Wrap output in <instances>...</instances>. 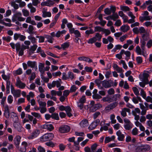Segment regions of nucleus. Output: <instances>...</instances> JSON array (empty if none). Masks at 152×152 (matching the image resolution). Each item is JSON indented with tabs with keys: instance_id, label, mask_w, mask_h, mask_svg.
I'll list each match as a JSON object with an SVG mask.
<instances>
[{
	"instance_id": "nucleus-4",
	"label": "nucleus",
	"mask_w": 152,
	"mask_h": 152,
	"mask_svg": "<svg viewBox=\"0 0 152 152\" xmlns=\"http://www.w3.org/2000/svg\"><path fill=\"white\" fill-rule=\"evenodd\" d=\"M40 134V131L39 129H35L31 133V134L28 137L29 139H32L38 136Z\"/></svg>"
},
{
	"instance_id": "nucleus-22",
	"label": "nucleus",
	"mask_w": 152,
	"mask_h": 152,
	"mask_svg": "<svg viewBox=\"0 0 152 152\" xmlns=\"http://www.w3.org/2000/svg\"><path fill=\"white\" fill-rule=\"evenodd\" d=\"M51 116V118L53 119L57 120H59V118L58 116V115L57 113H53L52 114Z\"/></svg>"
},
{
	"instance_id": "nucleus-41",
	"label": "nucleus",
	"mask_w": 152,
	"mask_h": 152,
	"mask_svg": "<svg viewBox=\"0 0 152 152\" xmlns=\"http://www.w3.org/2000/svg\"><path fill=\"white\" fill-rule=\"evenodd\" d=\"M44 68V64L42 63H39V71H41L43 70Z\"/></svg>"
},
{
	"instance_id": "nucleus-14",
	"label": "nucleus",
	"mask_w": 152,
	"mask_h": 152,
	"mask_svg": "<svg viewBox=\"0 0 152 152\" xmlns=\"http://www.w3.org/2000/svg\"><path fill=\"white\" fill-rule=\"evenodd\" d=\"M130 28V27L128 25H122L120 28L121 30L123 32H127Z\"/></svg>"
},
{
	"instance_id": "nucleus-34",
	"label": "nucleus",
	"mask_w": 152,
	"mask_h": 152,
	"mask_svg": "<svg viewBox=\"0 0 152 152\" xmlns=\"http://www.w3.org/2000/svg\"><path fill=\"white\" fill-rule=\"evenodd\" d=\"M136 61L138 64H141L142 62V58L141 56H137L136 58Z\"/></svg>"
},
{
	"instance_id": "nucleus-31",
	"label": "nucleus",
	"mask_w": 152,
	"mask_h": 152,
	"mask_svg": "<svg viewBox=\"0 0 152 152\" xmlns=\"http://www.w3.org/2000/svg\"><path fill=\"white\" fill-rule=\"evenodd\" d=\"M2 39L4 41H6L7 42H9L12 39L11 37L10 36H7V37H3Z\"/></svg>"
},
{
	"instance_id": "nucleus-60",
	"label": "nucleus",
	"mask_w": 152,
	"mask_h": 152,
	"mask_svg": "<svg viewBox=\"0 0 152 152\" xmlns=\"http://www.w3.org/2000/svg\"><path fill=\"white\" fill-rule=\"evenodd\" d=\"M37 47V45L36 44L34 45L33 46H31L30 50L32 51H35Z\"/></svg>"
},
{
	"instance_id": "nucleus-62",
	"label": "nucleus",
	"mask_w": 152,
	"mask_h": 152,
	"mask_svg": "<svg viewBox=\"0 0 152 152\" xmlns=\"http://www.w3.org/2000/svg\"><path fill=\"white\" fill-rule=\"evenodd\" d=\"M104 12L105 14L107 15H110L111 13L110 10L108 8H107L104 9Z\"/></svg>"
},
{
	"instance_id": "nucleus-51",
	"label": "nucleus",
	"mask_w": 152,
	"mask_h": 152,
	"mask_svg": "<svg viewBox=\"0 0 152 152\" xmlns=\"http://www.w3.org/2000/svg\"><path fill=\"white\" fill-rule=\"evenodd\" d=\"M70 92L69 90H66L64 91L63 93V96L65 97H67L69 95Z\"/></svg>"
},
{
	"instance_id": "nucleus-25",
	"label": "nucleus",
	"mask_w": 152,
	"mask_h": 152,
	"mask_svg": "<svg viewBox=\"0 0 152 152\" xmlns=\"http://www.w3.org/2000/svg\"><path fill=\"white\" fill-rule=\"evenodd\" d=\"M104 28H103L99 26H96L94 27V32H99L103 31Z\"/></svg>"
},
{
	"instance_id": "nucleus-52",
	"label": "nucleus",
	"mask_w": 152,
	"mask_h": 152,
	"mask_svg": "<svg viewBox=\"0 0 152 152\" xmlns=\"http://www.w3.org/2000/svg\"><path fill=\"white\" fill-rule=\"evenodd\" d=\"M68 77L71 80L73 79L74 78V74L71 72H68Z\"/></svg>"
},
{
	"instance_id": "nucleus-18",
	"label": "nucleus",
	"mask_w": 152,
	"mask_h": 152,
	"mask_svg": "<svg viewBox=\"0 0 152 152\" xmlns=\"http://www.w3.org/2000/svg\"><path fill=\"white\" fill-rule=\"evenodd\" d=\"M20 92L21 90H20L18 89L16 90L12 94L14 97H19L20 96Z\"/></svg>"
},
{
	"instance_id": "nucleus-24",
	"label": "nucleus",
	"mask_w": 152,
	"mask_h": 152,
	"mask_svg": "<svg viewBox=\"0 0 152 152\" xmlns=\"http://www.w3.org/2000/svg\"><path fill=\"white\" fill-rule=\"evenodd\" d=\"M132 123L124 124V127L125 129L128 130H130L132 127Z\"/></svg>"
},
{
	"instance_id": "nucleus-58",
	"label": "nucleus",
	"mask_w": 152,
	"mask_h": 152,
	"mask_svg": "<svg viewBox=\"0 0 152 152\" xmlns=\"http://www.w3.org/2000/svg\"><path fill=\"white\" fill-rule=\"evenodd\" d=\"M104 33H105V36H107L109 34H110L111 33V32L110 30L108 29H106L105 28L104 29V31H103Z\"/></svg>"
},
{
	"instance_id": "nucleus-30",
	"label": "nucleus",
	"mask_w": 152,
	"mask_h": 152,
	"mask_svg": "<svg viewBox=\"0 0 152 152\" xmlns=\"http://www.w3.org/2000/svg\"><path fill=\"white\" fill-rule=\"evenodd\" d=\"M37 101L40 106L41 107H45L46 105V104L45 102L40 101L39 99Z\"/></svg>"
},
{
	"instance_id": "nucleus-57",
	"label": "nucleus",
	"mask_w": 152,
	"mask_h": 152,
	"mask_svg": "<svg viewBox=\"0 0 152 152\" xmlns=\"http://www.w3.org/2000/svg\"><path fill=\"white\" fill-rule=\"evenodd\" d=\"M125 137L124 135L123 134L118 136V140L119 141H123Z\"/></svg>"
},
{
	"instance_id": "nucleus-21",
	"label": "nucleus",
	"mask_w": 152,
	"mask_h": 152,
	"mask_svg": "<svg viewBox=\"0 0 152 152\" xmlns=\"http://www.w3.org/2000/svg\"><path fill=\"white\" fill-rule=\"evenodd\" d=\"M97 126L95 123L93 121L88 127V129L89 130H92L94 129Z\"/></svg>"
},
{
	"instance_id": "nucleus-12",
	"label": "nucleus",
	"mask_w": 152,
	"mask_h": 152,
	"mask_svg": "<svg viewBox=\"0 0 152 152\" xmlns=\"http://www.w3.org/2000/svg\"><path fill=\"white\" fill-rule=\"evenodd\" d=\"M80 125L81 127L84 128L88 125V121L86 119H84L80 122Z\"/></svg>"
},
{
	"instance_id": "nucleus-9",
	"label": "nucleus",
	"mask_w": 152,
	"mask_h": 152,
	"mask_svg": "<svg viewBox=\"0 0 152 152\" xmlns=\"http://www.w3.org/2000/svg\"><path fill=\"white\" fill-rule=\"evenodd\" d=\"M22 15L21 13L20 12H18L14 14L12 18V21L13 22L17 21V19H18V18Z\"/></svg>"
},
{
	"instance_id": "nucleus-1",
	"label": "nucleus",
	"mask_w": 152,
	"mask_h": 152,
	"mask_svg": "<svg viewBox=\"0 0 152 152\" xmlns=\"http://www.w3.org/2000/svg\"><path fill=\"white\" fill-rule=\"evenodd\" d=\"M151 147L149 145L142 144L138 145L135 150L137 152H145L149 151Z\"/></svg>"
},
{
	"instance_id": "nucleus-6",
	"label": "nucleus",
	"mask_w": 152,
	"mask_h": 152,
	"mask_svg": "<svg viewBox=\"0 0 152 152\" xmlns=\"http://www.w3.org/2000/svg\"><path fill=\"white\" fill-rule=\"evenodd\" d=\"M102 107V104L98 103L95 104L94 105L91 106L90 107V110L91 111L95 112L96 110L101 108Z\"/></svg>"
},
{
	"instance_id": "nucleus-43",
	"label": "nucleus",
	"mask_w": 152,
	"mask_h": 152,
	"mask_svg": "<svg viewBox=\"0 0 152 152\" xmlns=\"http://www.w3.org/2000/svg\"><path fill=\"white\" fill-rule=\"evenodd\" d=\"M86 99L85 96H83L80 99L79 102L80 103L84 104L86 102Z\"/></svg>"
},
{
	"instance_id": "nucleus-59",
	"label": "nucleus",
	"mask_w": 152,
	"mask_h": 152,
	"mask_svg": "<svg viewBox=\"0 0 152 152\" xmlns=\"http://www.w3.org/2000/svg\"><path fill=\"white\" fill-rule=\"evenodd\" d=\"M138 130L136 127H135L133 129L132 131V133L133 135H136L137 134Z\"/></svg>"
},
{
	"instance_id": "nucleus-46",
	"label": "nucleus",
	"mask_w": 152,
	"mask_h": 152,
	"mask_svg": "<svg viewBox=\"0 0 152 152\" xmlns=\"http://www.w3.org/2000/svg\"><path fill=\"white\" fill-rule=\"evenodd\" d=\"M94 37H96V38H98L97 40H98V41H100L102 37V36L99 33H96Z\"/></svg>"
},
{
	"instance_id": "nucleus-29",
	"label": "nucleus",
	"mask_w": 152,
	"mask_h": 152,
	"mask_svg": "<svg viewBox=\"0 0 152 152\" xmlns=\"http://www.w3.org/2000/svg\"><path fill=\"white\" fill-rule=\"evenodd\" d=\"M120 9L124 11H129L130 10L128 6L121 5Z\"/></svg>"
},
{
	"instance_id": "nucleus-38",
	"label": "nucleus",
	"mask_w": 152,
	"mask_h": 152,
	"mask_svg": "<svg viewBox=\"0 0 152 152\" xmlns=\"http://www.w3.org/2000/svg\"><path fill=\"white\" fill-rule=\"evenodd\" d=\"M34 29V26L31 25H30L28 28L29 31L28 32L29 34H33L34 32H33Z\"/></svg>"
},
{
	"instance_id": "nucleus-40",
	"label": "nucleus",
	"mask_w": 152,
	"mask_h": 152,
	"mask_svg": "<svg viewBox=\"0 0 152 152\" xmlns=\"http://www.w3.org/2000/svg\"><path fill=\"white\" fill-rule=\"evenodd\" d=\"M16 50L17 52L19 51L20 49V42H18L15 44Z\"/></svg>"
},
{
	"instance_id": "nucleus-7",
	"label": "nucleus",
	"mask_w": 152,
	"mask_h": 152,
	"mask_svg": "<svg viewBox=\"0 0 152 152\" xmlns=\"http://www.w3.org/2000/svg\"><path fill=\"white\" fill-rule=\"evenodd\" d=\"M4 116L6 118H8L10 116V109L8 105H6L4 107Z\"/></svg>"
},
{
	"instance_id": "nucleus-32",
	"label": "nucleus",
	"mask_w": 152,
	"mask_h": 152,
	"mask_svg": "<svg viewBox=\"0 0 152 152\" xmlns=\"http://www.w3.org/2000/svg\"><path fill=\"white\" fill-rule=\"evenodd\" d=\"M120 95L119 94H115L113 95V96H111V98L112 99V101H114L115 102H117L116 101L117 100V98H120Z\"/></svg>"
},
{
	"instance_id": "nucleus-50",
	"label": "nucleus",
	"mask_w": 152,
	"mask_h": 152,
	"mask_svg": "<svg viewBox=\"0 0 152 152\" xmlns=\"http://www.w3.org/2000/svg\"><path fill=\"white\" fill-rule=\"evenodd\" d=\"M45 144L48 146L51 147H53L55 146L54 144L52 141L46 142Z\"/></svg>"
},
{
	"instance_id": "nucleus-13",
	"label": "nucleus",
	"mask_w": 152,
	"mask_h": 152,
	"mask_svg": "<svg viewBox=\"0 0 152 152\" xmlns=\"http://www.w3.org/2000/svg\"><path fill=\"white\" fill-rule=\"evenodd\" d=\"M12 73L14 76L20 75L23 73L22 69L21 68H19L17 70H14Z\"/></svg>"
},
{
	"instance_id": "nucleus-26",
	"label": "nucleus",
	"mask_w": 152,
	"mask_h": 152,
	"mask_svg": "<svg viewBox=\"0 0 152 152\" xmlns=\"http://www.w3.org/2000/svg\"><path fill=\"white\" fill-rule=\"evenodd\" d=\"M51 16V14L50 12H44L42 14V16L43 18L50 17Z\"/></svg>"
},
{
	"instance_id": "nucleus-49",
	"label": "nucleus",
	"mask_w": 152,
	"mask_h": 152,
	"mask_svg": "<svg viewBox=\"0 0 152 152\" xmlns=\"http://www.w3.org/2000/svg\"><path fill=\"white\" fill-rule=\"evenodd\" d=\"M92 97L94 99H100L102 98V96L99 94H93Z\"/></svg>"
},
{
	"instance_id": "nucleus-37",
	"label": "nucleus",
	"mask_w": 152,
	"mask_h": 152,
	"mask_svg": "<svg viewBox=\"0 0 152 152\" xmlns=\"http://www.w3.org/2000/svg\"><path fill=\"white\" fill-rule=\"evenodd\" d=\"M135 52L138 55H141V50L140 47L139 46H137L136 48Z\"/></svg>"
},
{
	"instance_id": "nucleus-8",
	"label": "nucleus",
	"mask_w": 152,
	"mask_h": 152,
	"mask_svg": "<svg viewBox=\"0 0 152 152\" xmlns=\"http://www.w3.org/2000/svg\"><path fill=\"white\" fill-rule=\"evenodd\" d=\"M15 85L16 86L21 89H23L26 86L25 84L22 82L20 80L17 81Z\"/></svg>"
},
{
	"instance_id": "nucleus-61",
	"label": "nucleus",
	"mask_w": 152,
	"mask_h": 152,
	"mask_svg": "<svg viewBox=\"0 0 152 152\" xmlns=\"http://www.w3.org/2000/svg\"><path fill=\"white\" fill-rule=\"evenodd\" d=\"M107 93L109 95H112L114 94L115 93L114 89L111 88L110 89L107 91Z\"/></svg>"
},
{
	"instance_id": "nucleus-16",
	"label": "nucleus",
	"mask_w": 152,
	"mask_h": 152,
	"mask_svg": "<svg viewBox=\"0 0 152 152\" xmlns=\"http://www.w3.org/2000/svg\"><path fill=\"white\" fill-rule=\"evenodd\" d=\"M25 45L22 44L21 47L20 48V50L19 51L18 55L19 56H22L24 54V50H25Z\"/></svg>"
},
{
	"instance_id": "nucleus-15",
	"label": "nucleus",
	"mask_w": 152,
	"mask_h": 152,
	"mask_svg": "<svg viewBox=\"0 0 152 152\" xmlns=\"http://www.w3.org/2000/svg\"><path fill=\"white\" fill-rule=\"evenodd\" d=\"M13 126L18 132H20L21 131V129L23 128V127L20 124H18V123H14Z\"/></svg>"
},
{
	"instance_id": "nucleus-3",
	"label": "nucleus",
	"mask_w": 152,
	"mask_h": 152,
	"mask_svg": "<svg viewBox=\"0 0 152 152\" xmlns=\"http://www.w3.org/2000/svg\"><path fill=\"white\" fill-rule=\"evenodd\" d=\"M70 128L67 125H62L59 128V132L62 133H66L70 131Z\"/></svg>"
},
{
	"instance_id": "nucleus-54",
	"label": "nucleus",
	"mask_w": 152,
	"mask_h": 152,
	"mask_svg": "<svg viewBox=\"0 0 152 152\" xmlns=\"http://www.w3.org/2000/svg\"><path fill=\"white\" fill-rule=\"evenodd\" d=\"M94 32L93 29L91 28L89 30H86L85 31V33L88 35H89L90 34H93Z\"/></svg>"
},
{
	"instance_id": "nucleus-10",
	"label": "nucleus",
	"mask_w": 152,
	"mask_h": 152,
	"mask_svg": "<svg viewBox=\"0 0 152 152\" xmlns=\"http://www.w3.org/2000/svg\"><path fill=\"white\" fill-rule=\"evenodd\" d=\"M149 75L147 73H144L143 75V78L142 81L143 82H145L146 84L148 83V77Z\"/></svg>"
},
{
	"instance_id": "nucleus-63",
	"label": "nucleus",
	"mask_w": 152,
	"mask_h": 152,
	"mask_svg": "<svg viewBox=\"0 0 152 152\" xmlns=\"http://www.w3.org/2000/svg\"><path fill=\"white\" fill-rule=\"evenodd\" d=\"M55 103L52 100H48L47 102L48 107L52 106L54 105Z\"/></svg>"
},
{
	"instance_id": "nucleus-20",
	"label": "nucleus",
	"mask_w": 152,
	"mask_h": 152,
	"mask_svg": "<svg viewBox=\"0 0 152 152\" xmlns=\"http://www.w3.org/2000/svg\"><path fill=\"white\" fill-rule=\"evenodd\" d=\"M110 17L111 20H113L114 21H116V20L119 18L118 15L116 12L113 13L112 15H110Z\"/></svg>"
},
{
	"instance_id": "nucleus-44",
	"label": "nucleus",
	"mask_w": 152,
	"mask_h": 152,
	"mask_svg": "<svg viewBox=\"0 0 152 152\" xmlns=\"http://www.w3.org/2000/svg\"><path fill=\"white\" fill-rule=\"evenodd\" d=\"M23 15L24 16L27 17L29 15V12L27 10L23 9L22 10Z\"/></svg>"
},
{
	"instance_id": "nucleus-17",
	"label": "nucleus",
	"mask_w": 152,
	"mask_h": 152,
	"mask_svg": "<svg viewBox=\"0 0 152 152\" xmlns=\"http://www.w3.org/2000/svg\"><path fill=\"white\" fill-rule=\"evenodd\" d=\"M69 42H66L63 43L61 45L62 48L63 50H65L66 48H68L69 46Z\"/></svg>"
},
{
	"instance_id": "nucleus-33",
	"label": "nucleus",
	"mask_w": 152,
	"mask_h": 152,
	"mask_svg": "<svg viewBox=\"0 0 152 152\" xmlns=\"http://www.w3.org/2000/svg\"><path fill=\"white\" fill-rule=\"evenodd\" d=\"M1 77L4 80H8L10 78V74L8 75H6L5 74H2L1 75Z\"/></svg>"
},
{
	"instance_id": "nucleus-23",
	"label": "nucleus",
	"mask_w": 152,
	"mask_h": 152,
	"mask_svg": "<svg viewBox=\"0 0 152 152\" xmlns=\"http://www.w3.org/2000/svg\"><path fill=\"white\" fill-rule=\"evenodd\" d=\"M97 40V39L96 38V37H93L91 38H90L87 42L88 44H92L95 42Z\"/></svg>"
},
{
	"instance_id": "nucleus-27",
	"label": "nucleus",
	"mask_w": 152,
	"mask_h": 152,
	"mask_svg": "<svg viewBox=\"0 0 152 152\" xmlns=\"http://www.w3.org/2000/svg\"><path fill=\"white\" fill-rule=\"evenodd\" d=\"M28 38L31 41L32 43L35 44L37 43L36 40L37 39L34 37L29 36L28 37Z\"/></svg>"
},
{
	"instance_id": "nucleus-2",
	"label": "nucleus",
	"mask_w": 152,
	"mask_h": 152,
	"mask_svg": "<svg viewBox=\"0 0 152 152\" xmlns=\"http://www.w3.org/2000/svg\"><path fill=\"white\" fill-rule=\"evenodd\" d=\"M54 137V135L51 133L45 134L40 137V140L42 141L45 142L52 140Z\"/></svg>"
},
{
	"instance_id": "nucleus-42",
	"label": "nucleus",
	"mask_w": 152,
	"mask_h": 152,
	"mask_svg": "<svg viewBox=\"0 0 152 152\" xmlns=\"http://www.w3.org/2000/svg\"><path fill=\"white\" fill-rule=\"evenodd\" d=\"M13 101V97L11 95H9L8 96L7 101L9 103L11 104L12 103Z\"/></svg>"
},
{
	"instance_id": "nucleus-5",
	"label": "nucleus",
	"mask_w": 152,
	"mask_h": 152,
	"mask_svg": "<svg viewBox=\"0 0 152 152\" xmlns=\"http://www.w3.org/2000/svg\"><path fill=\"white\" fill-rule=\"evenodd\" d=\"M43 129H47L50 131H52L54 129V127L52 124H49V123H47L42 126Z\"/></svg>"
},
{
	"instance_id": "nucleus-64",
	"label": "nucleus",
	"mask_w": 152,
	"mask_h": 152,
	"mask_svg": "<svg viewBox=\"0 0 152 152\" xmlns=\"http://www.w3.org/2000/svg\"><path fill=\"white\" fill-rule=\"evenodd\" d=\"M39 152H45V150L44 148L41 146H39L37 148Z\"/></svg>"
},
{
	"instance_id": "nucleus-47",
	"label": "nucleus",
	"mask_w": 152,
	"mask_h": 152,
	"mask_svg": "<svg viewBox=\"0 0 152 152\" xmlns=\"http://www.w3.org/2000/svg\"><path fill=\"white\" fill-rule=\"evenodd\" d=\"M140 95L143 99H145L146 94L145 92L142 89H141L140 91Z\"/></svg>"
},
{
	"instance_id": "nucleus-28",
	"label": "nucleus",
	"mask_w": 152,
	"mask_h": 152,
	"mask_svg": "<svg viewBox=\"0 0 152 152\" xmlns=\"http://www.w3.org/2000/svg\"><path fill=\"white\" fill-rule=\"evenodd\" d=\"M118 102H115L113 103H111L109 104V106H110V109L112 110L116 107L118 105Z\"/></svg>"
},
{
	"instance_id": "nucleus-36",
	"label": "nucleus",
	"mask_w": 152,
	"mask_h": 152,
	"mask_svg": "<svg viewBox=\"0 0 152 152\" xmlns=\"http://www.w3.org/2000/svg\"><path fill=\"white\" fill-rule=\"evenodd\" d=\"M132 89L134 93L137 96L139 94L138 89L136 87H134L132 88Z\"/></svg>"
},
{
	"instance_id": "nucleus-56",
	"label": "nucleus",
	"mask_w": 152,
	"mask_h": 152,
	"mask_svg": "<svg viewBox=\"0 0 152 152\" xmlns=\"http://www.w3.org/2000/svg\"><path fill=\"white\" fill-rule=\"evenodd\" d=\"M36 77V74H35V73L34 72H33L29 78V80L30 81H32Z\"/></svg>"
},
{
	"instance_id": "nucleus-11",
	"label": "nucleus",
	"mask_w": 152,
	"mask_h": 152,
	"mask_svg": "<svg viewBox=\"0 0 152 152\" xmlns=\"http://www.w3.org/2000/svg\"><path fill=\"white\" fill-rule=\"evenodd\" d=\"M102 85L106 88H110L112 86V85L110 84L109 81L106 80H104L102 81Z\"/></svg>"
},
{
	"instance_id": "nucleus-39",
	"label": "nucleus",
	"mask_w": 152,
	"mask_h": 152,
	"mask_svg": "<svg viewBox=\"0 0 152 152\" xmlns=\"http://www.w3.org/2000/svg\"><path fill=\"white\" fill-rule=\"evenodd\" d=\"M11 6L13 7L15 10H17L19 8L18 5L15 3L14 1H12L11 2Z\"/></svg>"
},
{
	"instance_id": "nucleus-53",
	"label": "nucleus",
	"mask_w": 152,
	"mask_h": 152,
	"mask_svg": "<svg viewBox=\"0 0 152 152\" xmlns=\"http://www.w3.org/2000/svg\"><path fill=\"white\" fill-rule=\"evenodd\" d=\"M75 35V37H81V34L79 31L77 30H76L74 33Z\"/></svg>"
},
{
	"instance_id": "nucleus-19",
	"label": "nucleus",
	"mask_w": 152,
	"mask_h": 152,
	"mask_svg": "<svg viewBox=\"0 0 152 152\" xmlns=\"http://www.w3.org/2000/svg\"><path fill=\"white\" fill-rule=\"evenodd\" d=\"M36 63L35 61H28L27 62L28 66L29 67H30L31 68H33L36 65Z\"/></svg>"
},
{
	"instance_id": "nucleus-48",
	"label": "nucleus",
	"mask_w": 152,
	"mask_h": 152,
	"mask_svg": "<svg viewBox=\"0 0 152 152\" xmlns=\"http://www.w3.org/2000/svg\"><path fill=\"white\" fill-rule=\"evenodd\" d=\"M94 82L98 87L101 86V84L102 81H101L99 79H97L95 80Z\"/></svg>"
},
{
	"instance_id": "nucleus-55",
	"label": "nucleus",
	"mask_w": 152,
	"mask_h": 152,
	"mask_svg": "<svg viewBox=\"0 0 152 152\" xmlns=\"http://www.w3.org/2000/svg\"><path fill=\"white\" fill-rule=\"evenodd\" d=\"M132 115L135 116L134 119L137 121L139 119V116L138 115L136 114L135 112L133 110L132 111Z\"/></svg>"
},
{
	"instance_id": "nucleus-35",
	"label": "nucleus",
	"mask_w": 152,
	"mask_h": 152,
	"mask_svg": "<svg viewBox=\"0 0 152 152\" xmlns=\"http://www.w3.org/2000/svg\"><path fill=\"white\" fill-rule=\"evenodd\" d=\"M77 88L75 85H72L70 87L69 91L71 93H72L75 92Z\"/></svg>"
},
{
	"instance_id": "nucleus-45",
	"label": "nucleus",
	"mask_w": 152,
	"mask_h": 152,
	"mask_svg": "<svg viewBox=\"0 0 152 152\" xmlns=\"http://www.w3.org/2000/svg\"><path fill=\"white\" fill-rule=\"evenodd\" d=\"M31 114L37 118H39L41 117V115L40 114L36 112H32L31 113Z\"/></svg>"
}]
</instances>
